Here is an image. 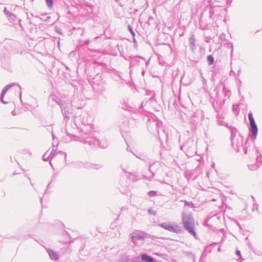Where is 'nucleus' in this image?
<instances>
[{"label": "nucleus", "mask_w": 262, "mask_h": 262, "mask_svg": "<svg viewBox=\"0 0 262 262\" xmlns=\"http://www.w3.org/2000/svg\"><path fill=\"white\" fill-rule=\"evenodd\" d=\"M78 140L83 142L85 144L89 145L90 147H100L101 148H106L108 146L107 142L105 140H99L91 136H86L78 138Z\"/></svg>", "instance_id": "nucleus-1"}, {"label": "nucleus", "mask_w": 262, "mask_h": 262, "mask_svg": "<svg viewBox=\"0 0 262 262\" xmlns=\"http://www.w3.org/2000/svg\"><path fill=\"white\" fill-rule=\"evenodd\" d=\"M182 220L185 229L191 235L195 236L196 233L194 229V222L191 215L188 214H183Z\"/></svg>", "instance_id": "nucleus-2"}, {"label": "nucleus", "mask_w": 262, "mask_h": 262, "mask_svg": "<svg viewBox=\"0 0 262 262\" xmlns=\"http://www.w3.org/2000/svg\"><path fill=\"white\" fill-rule=\"evenodd\" d=\"M248 118L249 120L250 128L249 130L251 134V139L254 141L256 138L257 135L258 128L255 122L254 118L253 116L252 113L250 112L248 114Z\"/></svg>", "instance_id": "nucleus-3"}, {"label": "nucleus", "mask_w": 262, "mask_h": 262, "mask_svg": "<svg viewBox=\"0 0 262 262\" xmlns=\"http://www.w3.org/2000/svg\"><path fill=\"white\" fill-rule=\"evenodd\" d=\"M248 118L249 120L250 128L249 130L251 134V139L254 141L256 138L257 135L258 128L255 122L254 118L253 116L252 113L250 112L248 114Z\"/></svg>", "instance_id": "nucleus-4"}, {"label": "nucleus", "mask_w": 262, "mask_h": 262, "mask_svg": "<svg viewBox=\"0 0 262 262\" xmlns=\"http://www.w3.org/2000/svg\"><path fill=\"white\" fill-rule=\"evenodd\" d=\"M161 227L170 232L179 233L182 231L181 228L177 225H172L167 223H163L159 225Z\"/></svg>", "instance_id": "nucleus-5"}, {"label": "nucleus", "mask_w": 262, "mask_h": 262, "mask_svg": "<svg viewBox=\"0 0 262 262\" xmlns=\"http://www.w3.org/2000/svg\"><path fill=\"white\" fill-rule=\"evenodd\" d=\"M130 62L129 64V68H131L132 67L137 66L140 64V60H142L143 61L145 60V59L143 57L136 56L134 57H130Z\"/></svg>", "instance_id": "nucleus-6"}, {"label": "nucleus", "mask_w": 262, "mask_h": 262, "mask_svg": "<svg viewBox=\"0 0 262 262\" xmlns=\"http://www.w3.org/2000/svg\"><path fill=\"white\" fill-rule=\"evenodd\" d=\"M14 85H15V83H11V84H8V85H6L4 88V89H3L2 91V93H1V98H0V99H1V101L4 103V104H6L7 102L4 101V96L6 94V93L7 92V91L8 90H9L11 87H12L13 86H14Z\"/></svg>", "instance_id": "nucleus-7"}, {"label": "nucleus", "mask_w": 262, "mask_h": 262, "mask_svg": "<svg viewBox=\"0 0 262 262\" xmlns=\"http://www.w3.org/2000/svg\"><path fill=\"white\" fill-rule=\"evenodd\" d=\"M238 140L237 138H236V139H233L232 140V146H233V148L237 151H239L241 147L243 146V140L241 138H240L239 139V142L236 143V140Z\"/></svg>", "instance_id": "nucleus-8"}, {"label": "nucleus", "mask_w": 262, "mask_h": 262, "mask_svg": "<svg viewBox=\"0 0 262 262\" xmlns=\"http://www.w3.org/2000/svg\"><path fill=\"white\" fill-rule=\"evenodd\" d=\"M103 165L101 164L98 163H93L90 162H88L87 165L86 166V169L91 170H98L102 168Z\"/></svg>", "instance_id": "nucleus-9"}, {"label": "nucleus", "mask_w": 262, "mask_h": 262, "mask_svg": "<svg viewBox=\"0 0 262 262\" xmlns=\"http://www.w3.org/2000/svg\"><path fill=\"white\" fill-rule=\"evenodd\" d=\"M131 237L133 241L135 240H142L145 238V235L144 233L137 232L132 234Z\"/></svg>", "instance_id": "nucleus-10"}, {"label": "nucleus", "mask_w": 262, "mask_h": 262, "mask_svg": "<svg viewBox=\"0 0 262 262\" xmlns=\"http://www.w3.org/2000/svg\"><path fill=\"white\" fill-rule=\"evenodd\" d=\"M61 110L64 118L69 119L70 118L69 108L64 105H62L61 106Z\"/></svg>", "instance_id": "nucleus-11"}, {"label": "nucleus", "mask_w": 262, "mask_h": 262, "mask_svg": "<svg viewBox=\"0 0 262 262\" xmlns=\"http://www.w3.org/2000/svg\"><path fill=\"white\" fill-rule=\"evenodd\" d=\"M190 48L192 51H194L195 49V37L193 34H191L189 39Z\"/></svg>", "instance_id": "nucleus-12"}, {"label": "nucleus", "mask_w": 262, "mask_h": 262, "mask_svg": "<svg viewBox=\"0 0 262 262\" xmlns=\"http://www.w3.org/2000/svg\"><path fill=\"white\" fill-rule=\"evenodd\" d=\"M217 120L218 123L221 125H225L227 126V127H229L228 125V124L226 123V122L224 120V117L223 115H220L219 114L217 115Z\"/></svg>", "instance_id": "nucleus-13"}, {"label": "nucleus", "mask_w": 262, "mask_h": 262, "mask_svg": "<svg viewBox=\"0 0 262 262\" xmlns=\"http://www.w3.org/2000/svg\"><path fill=\"white\" fill-rule=\"evenodd\" d=\"M48 253L49 254L50 257L51 259L57 260L58 259L59 257L57 253L54 252L52 249H48L47 250Z\"/></svg>", "instance_id": "nucleus-14"}, {"label": "nucleus", "mask_w": 262, "mask_h": 262, "mask_svg": "<svg viewBox=\"0 0 262 262\" xmlns=\"http://www.w3.org/2000/svg\"><path fill=\"white\" fill-rule=\"evenodd\" d=\"M55 156V154L52 151L50 155H48V151H47L42 156V159L43 161H47L49 159L51 161L53 158Z\"/></svg>", "instance_id": "nucleus-15"}, {"label": "nucleus", "mask_w": 262, "mask_h": 262, "mask_svg": "<svg viewBox=\"0 0 262 262\" xmlns=\"http://www.w3.org/2000/svg\"><path fill=\"white\" fill-rule=\"evenodd\" d=\"M141 259L143 261H146V262H154L155 261L154 258L152 257L148 256L146 254H143L141 255Z\"/></svg>", "instance_id": "nucleus-16"}, {"label": "nucleus", "mask_w": 262, "mask_h": 262, "mask_svg": "<svg viewBox=\"0 0 262 262\" xmlns=\"http://www.w3.org/2000/svg\"><path fill=\"white\" fill-rule=\"evenodd\" d=\"M88 162H82L79 161L75 164V167L78 168H84L86 169V166L87 165Z\"/></svg>", "instance_id": "nucleus-17"}, {"label": "nucleus", "mask_w": 262, "mask_h": 262, "mask_svg": "<svg viewBox=\"0 0 262 262\" xmlns=\"http://www.w3.org/2000/svg\"><path fill=\"white\" fill-rule=\"evenodd\" d=\"M9 20L11 23H13L15 20L16 16L15 15L13 14L12 13L10 12L8 15L7 16Z\"/></svg>", "instance_id": "nucleus-18"}, {"label": "nucleus", "mask_w": 262, "mask_h": 262, "mask_svg": "<svg viewBox=\"0 0 262 262\" xmlns=\"http://www.w3.org/2000/svg\"><path fill=\"white\" fill-rule=\"evenodd\" d=\"M207 61L210 65L213 64L214 62V58L212 55H208L207 56Z\"/></svg>", "instance_id": "nucleus-19"}, {"label": "nucleus", "mask_w": 262, "mask_h": 262, "mask_svg": "<svg viewBox=\"0 0 262 262\" xmlns=\"http://www.w3.org/2000/svg\"><path fill=\"white\" fill-rule=\"evenodd\" d=\"M47 6L51 8L53 6V0H46Z\"/></svg>", "instance_id": "nucleus-20"}, {"label": "nucleus", "mask_w": 262, "mask_h": 262, "mask_svg": "<svg viewBox=\"0 0 262 262\" xmlns=\"http://www.w3.org/2000/svg\"><path fill=\"white\" fill-rule=\"evenodd\" d=\"M148 212L149 214H152L154 215H156L157 214V211L155 210H152V209H149L148 210Z\"/></svg>", "instance_id": "nucleus-21"}, {"label": "nucleus", "mask_w": 262, "mask_h": 262, "mask_svg": "<svg viewBox=\"0 0 262 262\" xmlns=\"http://www.w3.org/2000/svg\"><path fill=\"white\" fill-rule=\"evenodd\" d=\"M128 29L129 32H130L131 34L133 35V36H135V33L133 30L132 27L130 25L128 26Z\"/></svg>", "instance_id": "nucleus-22"}, {"label": "nucleus", "mask_w": 262, "mask_h": 262, "mask_svg": "<svg viewBox=\"0 0 262 262\" xmlns=\"http://www.w3.org/2000/svg\"><path fill=\"white\" fill-rule=\"evenodd\" d=\"M148 195L149 196H155L157 194V191H153V190H151V191H149L148 193Z\"/></svg>", "instance_id": "nucleus-23"}, {"label": "nucleus", "mask_w": 262, "mask_h": 262, "mask_svg": "<svg viewBox=\"0 0 262 262\" xmlns=\"http://www.w3.org/2000/svg\"><path fill=\"white\" fill-rule=\"evenodd\" d=\"M236 254L241 259V260L240 262H242L244 259L242 258L241 253L239 250H236Z\"/></svg>", "instance_id": "nucleus-24"}, {"label": "nucleus", "mask_w": 262, "mask_h": 262, "mask_svg": "<svg viewBox=\"0 0 262 262\" xmlns=\"http://www.w3.org/2000/svg\"><path fill=\"white\" fill-rule=\"evenodd\" d=\"M230 48L231 49V56H232L233 53V45L232 43H230Z\"/></svg>", "instance_id": "nucleus-25"}, {"label": "nucleus", "mask_w": 262, "mask_h": 262, "mask_svg": "<svg viewBox=\"0 0 262 262\" xmlns=\"http://www.w3.org/2000/svg\"><path fill=\"white\" fill-rule=\"evenodd\" d=\"M4 12L6 16L8 15L10 12L8 11L7 8L5 7Z\"/></svg>", "instance_id": "nucleus-26"}, {"label": "nucleus", "mask_w": 262, "mask_h": 262, "mask_svg": "<svg viewBox=\"0 0 262 262\" xmlns=\"http://www.w3.org/2000/svg\"><path fill=\"white\" fill-rule=\"evenodd\" d=\"M249 168L250 169V170H254L255 169H256L257 168V166H249Z\"/></svg>", "instance_id": "nucleus-27"}, {"label": "nucleus", "mask_w": 262, "mask_h": 262, "mask_svg": "<svg viewBox=\"0 0 262 262\" xmlns=\"http://www.w3.org/2000/svg\"><path fill=\"white\" fill-rule=\"evenodd\" d=\"M257 161L259 162H262V156H260L259 157H257Z\"/></svg>", "instance_id": "nucleus-28"}, {"label": "nucleus", "mask_w": 262, "mask_h": 262, "mask_svg": "<svg viewBox=\"0 0 262 262\" xmlns=\"http://www.w3.org/2000/svg\"><path fill=\"white\" fill-rule=\"evenodd\" d=\"M230 95V92L229 91H226L225 92V95L226 96L229 97Z\"/></svg>", "instance_id": "nucleus-29"}, {"label": "nucleus", "mask_w": 262, "mask_h": 262, "mask_svg": "<svg viewBox=\"0 0 262 262\" xmlns=\"http://www.w3.org/2000/svg\"><path fill=\"white\" fill-rule=\"evenodd\" d=\"M18 86L19 87V95H20V99L21 100V94H22V92H21V86L18 84Z\"/></svg>", "instance_id": "nucleus-30"}, {"label": "nucleus", "mask_w": 262, "mask_h": 262, "mask_svg": "<svg viewBox=\"0 0 262 262\" xmlns=\"http://www.w3.org/2000/svg\"><path fill=\"white\" fill-rule=\"evenodd\" d=\"M184 202H185V206H188V205H189L190 204V203L186 201H184Z\"/></svg>", "instance_id": "nucleus-31"}, {"label": "nucleus", "mask_w": 262, "mask_h": 262, "mask_svg": "<svg viewBox=\"0 0 262 262\" xmlns=\"http://www.w3.org/2000/svg\"><path fill=\"white\" fill-rule=\"evenodd\" d=\"M150 59H149L147 61L145 62L146 66H148L149 63Z\"/></svg>", "instance_id": "nucleus-32"}, {"label": "nucleus", "mask_w": 262, "mask_h": 262, "mask_svg": "<svg viewBox=\"0 0 262 262\" xmlns=\"http://www.w3.org/2000/svg\"><path fill=\"white\" fill-rule=\"evenodd\" d=\"M90 43V40H86L84 41V44L85 45H89Z\"/></svg>", "instance_id": "nucleus-33"}, {"label": "nucleus", "mask_w": 262, "mask_h": 262, "mask_svg": "<svg viewBox=\"0 0 262 262\" xmlns=\"http://www.w3.org/2000/svg\"><path fill=\"white\" fill-rule=\"evenodd\" d=\"M60 152L61 154H63L64 155V156H65V158H66L67 154H66V152H62V151H60Z\"/></svg>", "instance_id": "nucleus-34"}, {"label": "nucleus", "mask_w": 262, "mask_h": 262, "mask_svg": "<svg viewBox=\"0 0 262 262\" xmlns=\"http://www.w3.org/2000/svg\"><path fill=\"white\" fill-rule=\"evenodd\" d=\"M28 179L29 180V181H30V183H31V184L32 186H34V184L33 183H32L31 181V179L29 177H28Z\"/></svg>", "instance_id": "nucleus-35"}, {"label": "nucleus", "mask_w": 262, "mask_h": 262, "mask_svg": "<svg viewBox=\"0 0 262 262\" xmlns=\"http://www.w3.org/2000/svg\"><path fill=\"white\" fill-rule=\"evenodd\" d=\"M227 2H228V3L230 4L231 3V2H232V1L231 0H228Z\"/></svg>", "instance_id": "nucleus-36"}, {"label": "nucleus", "mask_w": 262, "mask_h": 262, "mask_svg": "<svg viewBox=\"0 0 262 262\" xmlns=\"http://www.w3.org/2000/svg\"><path fill=\"white\" fill-rule=\"evenodd\" d=\"M144 74H145V71L144 70L142 71V76H144Z\"/></svg>", "instance_id": "nucleus-37"}, {"label": "nucleus", "mask_w": 262, "mask_h": 262, "mask_svg": "<svg viewBox=\"0 0 262 262\" xmlns=\"http://www.w3.org/2000/svg\"><path fill=\"white\" fill-rule=\"evenodd\" d=\"M12 114L13 116L15 115V111H13L12 112Z\"/></svg>", "instance_id": "nucleus-38"}, {"label": "nucleus", "mask_w": 262, "mask_h": 262, "mask_svg": "<svg viewBox=\"0 0 262 262\" xmlns=\"http://www.w3.org/2000/svg\"><path fill=\"white\" fill-rule=\"evenodd\" d=\"M127 150V151H129V150L130 149V148L129 147H127V148H126Z\"/></svg>", "instance_id": "nucleus-39"}, {"label": "nucleus", "mask_w": 262, "mask_h": 262, "mask_svg": "<svg viewBox=\"0 0 262 262\" xmlns=\"http://www.w3.org/2000/svg\"><path fill=\"white\" fill-rule=\"evenodd\" d=\"M247 149H245V150H244V152H245V154H246V153H247Z\"/></svg>", "instance_id": "nucleus-40"}, {"label": "nucleus", "mask_w": 262, "mask_h": 262, "mask_svg": "<svg viewBox=\"0 0 262 262\" xmlns=\"http://www.w3.org/2000/svg\"><path fill=\"white\" fill-rule=\"evenodd\" d=\"M151 166H149V170L150 171Z\"/></svg>", "instance_id": "nucleus-41"}, {"label": "nucleus", "mask_w": 262, "mask_h": 262, "mask_svg": "<svg viewBox=\"0 0 262 262\" xmlns=\"http://www.w3.org/2000/svg\"><path fill=\"white\" fill-rule=\"evenodd\" d=\"M67 134H68V135L69 136H71V135H70V134H69L68 133Z\"/></svg>", "instance_id": "nucleus-42"}, {"label": "nucleus", "mask_w": 262, "mask_h": 262, "mask_svg": "<svg viewBox=\"0 0 262 262\" xmlns=\"http://www.w3.org/2000/svg\"><path fill=\"white\" fill-rule=\"evenodd\" d=\"M122 169L123 171H124V172H126V171L124 169H123V168H122Z\"/></svg>", "instance_id": "nucleus-43"}, {"label": "nucleus", "mask_w": 262, "mask_h": 262, "mask_svg": "<svg viewBox=\"0 0 262 262\" xmlns=\"http://www.w3.org/2000/svg\"><path fill=\"white\" fill-rule=\"evenodd\" d=\"M50 163L51 165H52V163L51 161L50 162Z\"/></svg>", "instance_id": "nucleus-44"}, {"label": "nucleus", "mask_w": 262, "mask_h": 262, "mask_svg": "<svg viewBox=\"0 0 262 262\" xmlns=\"http://www.w3.org/2000/svg\"><path fill=\"white\" fill-rule=\"evenodd\" d=\"M214 166V164H213L212 166Z\"/></svg>", "instance_id": "nucleus-45"}]
</instances>
